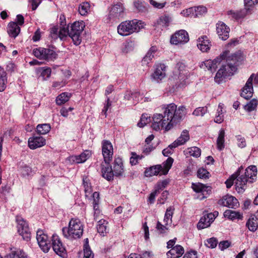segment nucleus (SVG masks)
I'll return each instance as SVG.
<instances>
[{
    "label": "nucleus",
    "instance_id": "39",
    "mask_svg": "<svg viewBox=\"0 0 258 258\" xmlns=\"http://www.w3.org/2000/svg\"><path fill=\"white\" fill-rule=\"evenodd\" d=\"M224 137L225 132L223 129H221L219 133L218 137L217 140V146L219 150L221 151L224 148Z\"/></svg>",
    "mask_w": 258,
    "mask_h": 258
},
{
    "label": "nucleus",
    "instance_id": "16",
    "mask_svg": "<svg viewBox=\"0 0 258 258\" xmlns=\"http://www.w3.org/2000/svg\"><path fill=\"white\" fill-rule=\"evenodd\" d=\"M166 66L163 63H159L155 66V70L151 75L153 81L159 83L166 76Z\"/></svg>",
    "mask_w": 258,
    "mask_h": 258
},
{
    "label": "nucleus",
    "instance_id": "51",
    "mask_svg": "<svg viewBox=\"0 0 258 258\" xmlns=\"http://www.w3.org/2000/svg\"><path fill=\"white\" fill-rule=\"evenodd\" d=\"M193 8L194 9V17H195L206 14L207 12V8L204 6H198Z\"/></svg>",
    "mask_w": 258,
    "mask_h": 258
},
{
    "label": "nucleus",
    "instance_id": "6",
    "mask_svg": "<svg viewBox=\"0 0 258 258\" xmlns=\"http://www.w3.org/2000/svg\"><path fill=\"white\" fill-rule=\"evenodd\" d=\"M188 72L185 69V65L182 62L177 63L173 71V77L178 87H183L188 84Z\"/></svg>",
    "mask_w": 258,
    "mask_h": 258
},
{
    "label": "nucleus",
    "instance_id": "20",
    "mask_svg": "<svg viewBox=\"0 0 258 258\" xmlns=\"http://www.w3.org/2000/svg\"><path fill=\"white\" fill-rule=\"evenodd\" d=\"M253 76V74L250 76L241 90V96L247 100L250 99L253 95V90L252 82Z\"/></svg>",
    "mask_w": 258,
    "mask_h": 258
},
{
    "label": "nucleus",
    "instance_id": "54",
    "mask_svg": "<svg viewBox=\"0 0 258 258\" xmlns=\"http://www.w3.org/2000/svg\"><path fill=\"white\" fill-rule=\"evenodd\" d=\"M208 111L207 107H200L195 109L192 114L196 116H204Z\"/></svg>",
    "mask_w": 258,
    "mask_h": 258
},
{
    "label": "nucleus",
    "instance_id": "12",
    "mask_svg": "<svg viewBox=\"0 0 258 258\" xmlns=\"http://www.w3.org/2000/svg\"><path fill=\"white\" fill-rule=\"evenodd\" d=\"M152 120V127L153 130L156 131H159L161 128H164L166 131L170 130L166 128L168 123L166 121L162 114L156 113L154 114Z\"/></svg>",
    "mask_w": 258,
    "mask_h": 258
},
{
    "label": "nucleus",
    "instance_id": "15",
    "mask_svg": "<svg viewBox=\"0 0 258 258\" xmlns=\"http://www.w3.org/2000/svg\"><path fill=\"white\" fill-rule=\"evenodd\" d=\"M102 153L105 163L109 164L113 154V146L110 142L107 140L102 141Z\"/></svg>",
    "mask_w": 258,
    "mask_h": 258
},
{
    "label": "nucleus",
    "instance_id": "28",
    "mask_svg": "<svg viewBox=\"0 0 258 258\" xmlns=\"http://www.w3.org/2000/svg\"><path fill=\"white\" fill-rule=\"evenodd\" d=\"M7 31L9 35L16 38L20 32V28L16 22H10L7 27Z\"/></svg>",
    "mask_w": 258,
    "mask_h": 258
},
{
    "label": "nucleus",
    "instance_id": "62",
    "mask_svg": "<svg viewBox=\"0 0 258 258\" xmlns=\"http://www.w3.org/2000/svg\"><path fill=\"white\" fill-rule=\"evenodd\" d=\"M83 185L84 187V190L85 192L86 196L88 197L90 196L92 191V187L90 183L87 181L83 180Z\"/></svg>",
    "mask_w": 258,
    "mask_h": 258
},
{
    "label": "nucleus",
    "instance_id": "31",
    "mask_svg": "<svg viewBox=\"0 0 258 258\" xmlns=\"http://www.w3.org/2000/svg\"><path fill=\"white\" fill-rule=\"evenodd\" d=\"M162 166L161 165H157L147 169L145 171V175L147 177H150L158 175L160 172L162 174Z\"/></svg>",
    "mask_w": 258,
    "mask_h": 258
},
{
    "label": "nucleus",
    "instance_id": "11",
    "mask_svg": "<svg viewBox=\"0 0 258 258\" xmlns=\"http://www.w3.org/2000/svg\"><path fill=\"white\" fill-rule=\"evenodd\" d=\"M51 238L52 247L54 251L60 257L66 258L67 251L58 236L53 234Z\"/></svg>",
    "mask_w": 258,
    "mask_h": 258
},
{
    "label": "nucleus",
    "instance_id": "43",
    "mask_svg": "<svg viewBox=\"0 0 258 258\" xmlns=\"http://www.w3.org/2000/svg\"><path fill=\"white\" fill-rule=\"evenodd\" d=\"M244 9L246 13H250L254 6L258 4V0H244Z\"/></svg>",
    "mask_w": 258,
    "mask_h": 258
},
{
    "label": "nucleus",
    "instance_id": "32",
    "mask_svg": "<svg viewBox=\"0 0 258 258\" xmlns=\"http://www.w3.org/2000/svg\"><path fill=\"white\" fill-rule=\"evenodd\" d=\"M246 225L250 231H255L258 227L257 217L255 215H251L247 221Z\"/></svg>",
    "mask_w": 258,
    "mask_h": 258
},
{
    "label": "nucleus",
    "instance_id": "42",
    "mask_svg": "<svg viewBox=\"0 0 258 258\" xmlns=\"http://www.w3.org/2000/svg\"><path fill=\"white\" fill-rule=\"evenodd\" d=\"M173 162V159L171 157H168L166 161L162 164V174L166 175L171 168Z\"/></svg>",
    "mask_w": 258,
    "mask_h": 258
},
{
    "label": "nucleus",
    "instance_id": "19",
    "mask_svg": "<svg viewBox=\"0 0 258 258\" xmlns=\"http://www.w3.org/2000/svg\"><path fill=\"white\" fill-rule=\"evenodd\" d=\"M216 31L219 38L226 40L229 37L230 28L224 22L220 21L216 24Z\"/></svg>",
    "mask_w": 258,
    "mask_h": 258
},
{
    "label": "nucleus",
    "instance_id": "13",
    "mask_svg": "<svg viewBox=\"0 0 258 258\" xmlns=\"http://www.w3.org/2000/svg\"><path fill=\"white\" fill-rule=\"evenodd\" d=\"M36 239L42 250L44 252H47L50 248V244L48 240L47 235L43 230H38L36 233Z\"/></svg>",
    "mask_w": 258,
    "mask_h": 258
},
{
    "label": "nucleus",
    "instance_id": "21",
    "mask_svg": "<svg viewBox=\"0 0 258 258\" xmlns=\"http://www.w3.org/2000/svg\"><path fill=\"white\" fill-rule=\"evenodd\" d=\"M92 155L90 150H86L79 155H72L69 157V160L71 163H83L88 159Z\"/></svg>",
    "mask_w": 258,
    "mask_h": 258
},
{
    "label": "nucleus",
    "instance_id": "41",
    "mask_svg": "<svg viewBox=\"0 0 258 258\" xmlns=\"http://www.w3.org/2000/svg\"><path fill=\"white\" fill-rule=\"evenodd\" d=\"M51 126L49 123L39 124L36 127L37 132L39 135H45L49 132Z\"/></svg>",
    "mask_w": 258,
    "mask_h": 258
},
{
    "label": "nucleus",
    "instance_id": "4",
    "mask_svg": "<svg viewBox=\"0 0 258 258\" xmlns=\"http://www.w3.org/2000/svg\"><path fill=\"white\" fill-rule=\"evenodd\" d=\"M257 168L255 166L248 167L245 170L244 174L239 175L235 181L236 189L238 192L245 190V185L247 182L252 183L256 177Z\"/></svg>",
    "mask_w": 258,
    "mask_h": 258
},
{
    "label": "nucleus",
    "instance_id": "26",
    "mask_svg": "<svg viewBox=\"0 0 258 258\" xmlns=\"http://www.w3.org/2000/svg\"><path fill=\"white\" fill-rule=\"evenodd\" d=\"M157 51L156 46H152L146 53V55L142 60V65L149 66V63L152 61L154 57V54Z\"/></svg>",
    "mask_w": 258,
    "mask_h": 258
},
{
    "label": "nucleus",
    "instance_id": "53",
    "mask_svg": "<svg viewBox=\"0 0 258 258\" xmlns=\"http://www.w3.org/2000/svg\"><path fill=\"white\" fill-rule=\"evenodd\" d=\"M131 155L132 156L130 158V163L132 165H136L138 163V161L144 157L143 156L137 155L135 152H132Z\"/></svg>",
    "mask_w": 258,
    "mask_h": 258
},
{
    "label": "nucleus",
    "instance_id": "30",
    "mask_svg": "<svg viewBox=\"0 0 258 258\" xmlns=\"http://www.w3.org/2000/svg\"><path fill=\"white\" fill-rule=\"evenodd\" d=\"M102 176L108 181H111L113 179V172L111 166L107 164V166H102Z\"/></svg>",
    "mask_w": 258,
    "mask_h": 258
},
{
    "label": "nucleus",
    "instance_id": "52",
    "mask_svg": "<svg viewBox=\"0 0 258 258\" xmlns=\"http://www.w3.org/2000/svg\"><path fill=\"white\" fill-rule=\"evenodd\" d=\"M218 243V240L216 238L212 237L207 239L205 242V244L209 248H214L216 247Z\"/></svg>",
    "mask_w": 258,
    "mask_h": 258
},
{
    "label": "nucleus",
    "instance_id": "7",
    "mask_svg": "<svg viewBox=\"0 0 258 258\" xmlns=\"http://www.w3.org/2000/svg\"><path fill=\"white\" fill-rule=\"evenodd\" d=\"M84 28V23L83 21H78L72 24L69 28V36L75 45H78L81 43V34Z\"/></svg>",
    "mask_w": 258,
    "mask_h": 258
},
{
    "label": "nucleus",
    "instance_id": "48",
    "mask_svg": "<svg viewBox=\"0 0 258 258\" xmlns=\"http://www.w3.org/2000/svg\"><path fill=\"white\" fill-rule=\"evenodd\" d=\"M90 9V4L88 2H85L81 4L79 8L80 14L84 16L87 14Z\"/></svg>",
    "mask_w": 258,
    "mask_h": 258
},
{
    "label": "nucleus",
    "instance_id": "58",
    "mask_svg": "<svg viewBox=\"0 0 258 258\" xmlns=\"http://www.w3.org/2000/svg\"><path fill=\"white\" fill-rule=\"evenodd\" d=\"M168 184V181L167 180H163L158 182L155 187V190L159 193L161 190L166 187Z\"/></svg>",
    "mask_w": 258,
    "mask_h": 258
},
{
    "label": "nucleus",
    "instance_id": "44",
    "mask_svg": "<svg viewBox=\"0 0 258 258\" xmlns=\"http://www.w3.org/2000/svg\"><path fill=\"white\" fill-rule=\"evenodd\" d=\"M258 101L253 99L244 106V109L247 112H251L256 109Z\"/></svg>",
    "mask_w": 258,
    "mask_h": 258
},
{
    "label": "nucleus",
    "instance_id": "40",
    "mask_svg": "<svg viewBox=\"0 0 258 258\" xmlns=\"http://www.w3.org/2000/svg\"><path fill=\"white\" fill-rule=\"evenodd\" d=\"M173 214V210L171 207L168 208L166 210L163 220V222L165 225L171 226L172 222V218Z\"/></svg>",
    "mask_w": 258,
    "mask_h": 258
},
{
    "label": "nucleus",
    "instance_id": "56",
    "mask_svg": "<svg viewBox=\"0 0 258 258\" xmlns=\"http://www.w3.org/2000/svg\"><path fill=\"white\" fill-rule=\"evenodd\" d=\"M40 70L41 71V76L43 80H46L50 77L51 70L49 68H41Z\"/></svg>",
    "mask_w": 258,
    "mask_h": 258
},
{
    "label": "nucleus",
    "instance_id": "27",
    "mask_svg": "<svg viewBox=\"0 0 258 258\" xmlns=\"http://www.w3.org/2000/svg\"><path fill=\"white\" fill-rule=\"evenodd\" d=\"M189 140V132L187 130H183L180 136L173 142L174 147H178L184 145L186 142Z\"/></svg>",
    "mask_w": 258,
    "mask_h": 258
},
{
    "label": "nucleus",
    "instance_id": "18",
    "mask_svg": "<svg viewBox=\"0 0 258 258\" xmlns=\"http://www.w3.org/2000/svg\"><path fill=\"white\" fill-rule=\"evenodd\" d=\"M219 204L229 208L236 209L239 206L238 200L231 195H227L220 200Z\"/></svg>",
    "mask_w": 258,
    "mask_h": 258
},
{
    "label": "nucleus",
    "instance_id": "57",
    "mask_svg": "<svg viewBox=\"0 0 258 258\" xmlns=\"http://www.w3.org/2000/svg\"><path fill=\"white\" fill-rule=\"evenodd\" d=\"M150 120V117L147 114H142L140 121L138 123V126L140 127H143L146 125Z\"/></svg>",
    "mask_w": 258,
    "mask_h": 258
},
{
    "label": "nucleus",
    "instance_id": "14",
    "mask_svg": "<svg viewBox=\"0 0 258 258\" xmlns=\"http://www.w3.org/2000/svg\"><path fill=\"white\" fill-rule=\"evenodd\" d=\"M188 41V34L184 30H180L176 31L170 38L171 43L175 45L183 44Z\"/></svg>",
    "mask_w": 258,
    "mask_h": 258
},
{
    "label": "nucleus",
    "instance_id": "61",
    "mask_svg": "<svg viewBox=\"0 0 258 258\" xmlns=\"http://www.w3.org/2000/svg\"><path fill=\"white\" fill-rule=\"evenodd\" d=\"M194 9L193 7H190L188 9L182 10L180 12V15L185 17H188L194 15Z\"/></svg>",
    "mask_w": 258,
    "mask_h": 258
},
{
    "label": "nucleus",
    "instance_id": "38",
    "mask_svg": "<svg viewBox=\"0 0 258 258\" xmlns=\"http://www.w3.org/2000/svg\"><path fill=\"white\" fill-rule=\"evenodd\" d=\"M224 104L219 103L217 110L214 121L217 123H221L224 120V113L223 110Z\"/></svg>",
    "mask_w": 258,
    "mask_h": 258
},
{
    "label": "nucleus",
    "instance_id": "46",
    "mask_svg": "<svg viewBox=\"0 0 258 258\" xmlns=\"http://www.w3.org/2000/svg\"><path fill=\"white\" fill-rule=\"evenodd\" d=\"M187 153H188L190 156L195 157H199L201 154V149L197 147H192L189 148L186 150Z\"/></svg>",
    "mask_w": 258,
    "mask_h": 258
},
{
    "label": "nucleus",
    "instance_id": "1",
    "mask_svg": "<svg viewBox=\"0 0 258 258\" xmlns=\"http://www.w3.org/2000/svg\"><path fill=\"white\" fill-rule=\"evenodd\" d=\"M240 58V52L230 53L229 51H225L214 60L209 59L202 62L200 67L211 72L215 71L221 62L225 59V63L222 64L214 78L215 82L219 84L234 74L237 70V63Z\"/></svg>",
    "mask_w": 258,
    "mask_h": 258
},
{
    "label": "nucleus",
    "instance_id": "35",
    "mask_svg": "<svg viewBox=\"0 0 258 258\" xmlns=\"http://www.w3.org/2000/svg\"><path fill=\"white\" fill-rule=\"evenodd\" d=\"M224 216L231 220L241 219L242 218V215L239 212L230 210H226L224 213Z\"/></svg>",
    "mask_w": 258,
    "mask_h": 258
},
{
    "label": "nucleus",
    "instance_id": "22",
    "mask_svg": "<svg viewBox=\"0 0 258 258\" xmlns=\"http://www.w3.org/2000/svg\"><path fill=\"white\" fill-rule=\"evenodd\" d=\"M28 147L32 150L44 146L46 144L45 139L41 136H33L28 139Z\"/></svg>",
    "mask_w": 258,
    "mask_h": 258
},
{
    "label": "nucleus",
    "instance_id": "3",
    "mask_svg": "<svg viewBox=\"0 0 258 258\" xmlns=\"http://www.w3.org/2000/svg\"><path fill=\"white\" fill-rule=\"evenodd\" d=\"M63 236L70 240L81 237L83 233V225L79 219H72L68 227L62 229Z\"/></svg>",
    "mask_w": 258,
    "mask_h": 258
},
{
    "label": "nucleus",
    "instance_id": "8",
    "mask_svg": "<svg viewBox=\"0 0 258 258\" xmlns=\"http://www.w3.org/2000/svg\"><path fill=\"white\" fill-rule=\"evenodd\" d=\"M124 7L122 4L118 3L111 6L109 10V13L106 16V22H112L119 20L123 17Z\"/></svg>",
    "mask_w": 258,
    "mask_h": 258
},
{
    "label": "nucleus",
    "instance_id": "50",
    "mask_svg": "<svg viewBox=\"0 0 258 258\" xmlns=\"http://www.w3.org/2000/svg\"><path fill=\"white\" fill-rule=\"evenodd\" d=\"M197 176L202 179H207L209 178L210 174L206 169L200 168L197 171Z\"/></svg>",
    "mask_w": 258,
    "mask_h": 258
},
{
    "label": "nucleus",
    "instance_id": "55",
    "mask_svg": "<svg viewBox=\"0 0 258 258\" xmlns=\"http://www.w3.org/2000/svg\"><path fill=\"white\" fill-rule=\"evenodd\" d=\"M20 171L22 176L25 177L30 175L32 172L31 168L26 165L21 166L20 167Z\"/></svg>",
    "mask_w": 258,
    "mask_h": 258
},
{
    "label": "nucleus",
    "instance_id": "33",
    "mask_svg": "<svg viewBox=\"0 0 258 258\" xmlns=\"http://www.w3.org/2000/svg\"><path fill=\"white\" fill-rule=\"evenodd\" d=\"M212 222V220L208 218V214H207L201 217L197 224V228L198 229L207 228L210 226Z\"/></svg>",
    "mask_w": 258,
    "mask_h": 258
},
{
    "label": "nucleus",
    "instance_id": "29",
    "mask_svg": "<svg viewBox=\"0 0 258 258\" xmlns=\"http://www.w3.org/2000/svg\"><path fill=\"white\" fill-rule=\"evenodd\" d=\"M246 12L245 10H229L227 11V15L229 19L232 20H238L244 17Z\"/></svg>",
    "mask_w": 258,
    "mask_h": 258
},
{
    "label": "nucleus",
    "instance_id": "36",
    "mask_svg": "<svg viewBox=\"0 0 258 258\" xmlns=\"http://www.w3.org/2000/svg\"><path fill=\"white\" fill-rule=\"evenodd\" d=\"M8 83L7 75L6 72L3 69L0 68V92L5 90Z\"/></svg>",
    "mask_w": 258,
    "mask_h": 258
},
{
    "label": "nucleus",
    "instance_id": "49",
    "mask_svg": "<svg viewBox=\"0 0 258 258\" xmlns=\"http://www.w3.org/2000/svg\"><path fill=\"white\" fill-rule=\"evenodd\" d=\"M152 255L153 254L151 252L146 251L143 252L142 255L136 253H131L129 255L128 258H151Z\"/></svg>",
    "mask_w": 258,
    "mask_h": 258
},
{
    "label": "nucleus",
    "instance_id": "23",
    "mask_svg": "<svg viewBox=\"0 0 258 258\" xmlns=\"http://www.w3.org/2000/svg\"><path fill=\"white\" fill-rule=\"evenodd\" d=\"M197 46L201 51L205 52L210 50L211 43L207 36H203L198 39Z\"/></svg>",
    "mask_w": 258,
    "mask_h": 258
},
{
    "label": "nucleus",
    "instance_id": "60",
    "mask_svg": "<svg viewBox=\"0 0 258 258\" xmlns=\"http://www.w3.org/2000/svg\"><path fill=\"white\" fill-rule=\"evenodd\" d=\"M50 36L54 40L59 38L58 28L57 26H53L50 29Z\"/></svg>",
    "mask_w": 258,
    "mask_h": 258
},
{
    "label": "nucleus",
    "instance_id": "47",
    "mask_svg": "<svg viewBox=\"0 0 258 258\" xmlns=\"http://www.w3.org/2000/svg\"><path fill=\"white\" fill-rule=\"evenodd\" d=\"M170 21V17H169L168 16H163L159 18V20L158 21V24L163 27H166L168 26Z\"/></svg>",
    "mask_w": 258,
    "mask_h": 258
},
{
    "label": "nucleus",
    "instance_id": "63",
    "mask_svg": "<svg viewBox=\"0 0 258 258\" xmlns=\"http://www.w3.org/2000/svg\"><path fill=\"white\" fill-rule=\"evenodd\" d=\"M173 145V143L169 145L167 148L164 149L162 151V154L164 156L167 157L173 153V149L177 147H174V146Z\"/></svg>",
    "mask_w": 258,
    "mask_h": 258
},
{
    "label": "nucleus",
    "instance_id": "25",
    "mask_svg": "<svg viewBox=\"0 0 258 258\" xmlns=\"http://www.w3.org/2000/svg\"><path fill=\"white\" fill-rule=\"evenodd\" d=\"M184 252L183 247L180 245H176L173 247L167 252L168 258H179Z\"/></svg>",
    "mask_w": 258,
    "mask_h": 258
},
{
    "label": "nucleus",
    "instance_id": "17",
    "mask_svg": "<svg viewBox=\"0 0 258 258\" xmlns=\"http://www.w3.org/2000/svg\"><path fill=\"white\" fill-rule=\"evenodd\" d=\"M192 188L197 194L196 198L200 200L206 198L209 194L208 191L211 190L208 186L201 183H196L192 184Z\"/></svg>",
    "mask_w": 258,
    "mask_h": 258
},
{
    "label": "nucleus",
    "instance_id": "59",
    "mask_svg": "<svg viewBox=\"0 0 258 258\" xmlns=\"http://www.w3.org/2000/svg\"><path fill=\"white\" fill-rule=\"evenodd\" d=\"M168 226H166L165 224L162 225L160 222H158L156 225V229L160 233L164 234L168 231Z\"/></svg>",
    "mask_w": 258,
    "mask_h": 258
},
{
    "label": "nucleus",
    "instance_id": "5",
    "mask_svg": "<svg viewBox=\"0 0 258 258\" xmlns=\"http://www.w3.org/2000/svg\"><path fill=\"white\" fill-rule=\"evenodd\" d=\"M144 26V22L137 19L125 21L117 26V32L121 36H126L139 31Z\"/></svg>",
    "mask_w": 258,
    "mask_h": 258
},
{
    "label": "nucleus",
    "instance_id": "2",
    "mask_svg": "<svg viewBox=\"0 0 258 258\" xmlns=\"http://www.w3.org/2000/svg\"><path fill=\"white\" fill-rule=\"evenodd\" d=\"M163 108L164 111L163 115L168 123L166 128L167 130L172 128L182 119L186 113L184 106H180L177 108V106L174 103L165 105Z\"/></svg>",
    "mask_w": 258,
    "mask_h": 258
},
{
    "label": "nucleus",
    "instance_id": "45",
    "mask_svg": "<svg viewBox=\"0 0 258 258\" xmlns=\"http://www.w3.org/2000/svg\"><path fill=\"white\" fill-rule=\"evenodd\" d=\"M59 38L60 40H63L67 37L68 35L69 36V28L68 27L63 26V24L61 23L60 24V28L58 30Z\"/></svg>",
    "mask_w": 258,
    "mask_h": 258
},
{
    "label": "nucleus",
    "instance_id": "9",
    "mask_svg": "<svg viewBox=\"0 0 258 258\" xmlns=\"http://www.w3.org/2000/svg\"><path fill=\"white\" fill-rule=\"evenodd\" d=\"M33 54L39 59L50 60L56 58L57 54L53 50L38 47L34 48Z\"/></svg>",
    "mask_w": 258,
    "mask_h": 258
},
{
    "label": "nucleus",
    "instance_id": "34",
    "mask_svg": "<svg viewBox=\"0 0 258 258\" xmlns=\"http://www.w3.org/2000/svg\"><path fill=\"white\" fill-rule=\"evenodd\" d=\"M108 222L104 219H101L98 222L97 229L98 232L101 236H105L107 232V225Z\"/></svg>",
    "mask_w": 258,
    "mask_h": 258
},
{
    "label": "nucleus",
    "instance_id": "64",
    "mask_svg": "<svg viewBox=\"0 0 258 258\" xmlns=\"http://www.w3.org/2000/svg\"><path fill=\"white\" fill-rule=\"evenodd\" d=\"M143 99V97L142 95L139 92H134L133 94V104L134 105L137 104L140 101H141Z\"/></svg>",
    "mask_w": 258,
    "mask_h": 258
},
{
    "label": "nucleus",
    "instance_id": "37",
    "mask_svg": "<svg viewBox=\"0 0 258 258\" xmlns=\"http://www.w3.org/2000/svg\"><path fill=\"white\" fill-rule=\"evenodd\" d=\"M71 94L68 92H63L59 94L56 98L55 102L57 105H61L68 102L70 97Z\"/></svg>",
    "mask_w": 258,
    "mask_h": 258
},
{
    "label": "nucleus",
    "instance_id": "10",
    "mask_svg": "<svg viewBox=\"0 0 258 258\" xmlns=\"http://www.w3.org/2000/svg\"><path fill=\"white\" fill-rule=\"evenodd\" d=\"M16 221L17 222L18 233L22 236L24 240L27 241H29L30 239L31 234L28 223L20 216L16 217Z\"/></svg>",
    "mask_w": 258,
    "mask_h": 258
},
{
    "label": "nucleus",
    "instance_id": "24",
    "mask_svg": "<svg viewBox=\"0 0 258 258\" xmlns=\"http://www.w3.org/2000/svg\"><path fill=\"white\" fill-rule=\"evenodd\" d=\"M112 170L114 176H122L124 173V168L122 159L118 157L115 159Z\"/></svg>",
    "mask_w": 258,
    "mask_h": 258
}]
</instances>
